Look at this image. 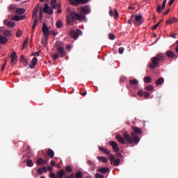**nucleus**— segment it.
I'll use <instances>...</instances> for the list:
<instances>
[{
    "label": "nucleus",
    "instance_id": "nucleus-1",
    "mask_svg": "<svg viewBox=\"0 0 178 178\" xmlns=\"http://www.w3.org/2000/svg\"><path fill=\"white\" fill-rule=\"evenodd\" d=\"M91 13V8L90 6H85L81 7L80 14L71 12L70 15L67 16V26H73V23L76 20H84L86 19V15Z\"/></svg>",
    "mask_w": 178,
    "mask_h": 178
},
{
    "label": "nucleus",
    "instance_id": "nucleus-2",
    "mask_svg": "<svg viewBox=\"0 0 178 178\" xmlns=\"http://www.w3.org/2000/svg\"><path fill=\"white\" fill-rule=\"evenodd\" d=\"M165 60V55L163 54H156V56L152 58V62L149 64V69L154 70L158 67L160 62H163Z\"/></svg>",
    "mask_w": 178,
    "mask_h": 178
},
{
    "label": "nucleus",
    "instance_id": "nucleus-3",
    "mask_svg": "<svg viewBox=\"0 0 178 178\" xmlns=\"http://www.w3.org/2000/svg\"><path fill=\"white\" fill-rule=\"evenodd\" d=\"M124 138L127 141V143H129V144H133V143H134V144H138L140 143V138L136 136L134 132H131V136L129 134V133L124 132Z\"/></svg>",
    "mask_w": 178,
    "mask_h": 178
},
{
    "label": "nucleus",
    "instance_id": "nucleus-4",
    "mask_svg": "<svg viewBox=\"0 0 178 178\" xmlns=\"http://www.w3.org/2000/svg\"><path fill=\"white\" fill-rule=\"evenodd\" d=\"M40 9V5H37L33 10L32 14V19H33V24L32 26V30H35L37 24H38V10Z\"/></svg>",
    "mask_w": 178,
    "mask_h": 178
},
{
    "label": "nucleus",
    "instance_id": "nucleus-5",
    "mask_svg": "<svg viewBox=\"0 0 178 178\" xmlns=\"http://www.w3.org/2000/svg\"><path fill=\"white\" fill-rule=\"evenodd\" d=\"M56 51L57 53H55L52 55L54 60H56V59H58L59 58H63L66 56V51H65L63 47H57Z\"/></svg>",
    "mask_w": 178,
    "mask_h": 178
},
{
    "label": "nucleus",
    "instance_id": "nucleus-6",
    "mask_svg": "<svg viewBox=\"0 0 178 178\" xmlns=\"http://www.w3.org/2000/svg\"><path fill=\"white\" fill-rule=\"evenodd\" d=\"M143 23L144 18L143 17V15H134V24H135V26H141Z\"/></svg>",
    "mask_w": 178,
    "mask_h": 178
},
{
    "label": "nucleus",
    "instance_id": "nucleus-7",
    "mask_svg": "<svg viewBox=\"0 0 178 178\" xmlns=\"http://www.w3.org/2000/svg\"><path fill=\"white\" fill-rule=\"evenodd\" d=\"M83 34V32L80 29H76V31L72 30L70 32V35L73 38L74 40H77L79 38V35H81Z\"/></svg>",
    "mask_w": 178,
    "mask_h": 178
},
{
    "label": "nucleus",
    "instance_id": "nucleus-8",
    "mask_svg": "<svg viewBox=\"0 0 178 178\" xmlns=\"http://www.w3.org/2000/svg\"><path fill=\"white\" fill-rule=\"evenodd\" d=\"M42 33L44 35V37H49V28L47 26V24L45 22L42 24Z\"/></svg>",
    "mask_w": 178,
    "mask_h": 178
},
{
    "label": "nucleus",
    "instance_id": "nucleus-9",
    "mask_svg": "<svg viewBox=\"0 0 178 178\" xmlns=\"http://www.w3.org/2000/svg\"><path fill=\"white\" fill-rule=\"evenodd\" d=\"M43 12L44 13H47V15H52L54 13V10L52 9V8L49 7L48 4L45 3L43 8Z\"/></svg>",
    "mask_w": 178,
    "mask_h": 178
},
{
    "label": "nucleus",
    "instance_id": "nucleus-10",
    "mask_svg": "<svg viewBox=\"0 0 178 178\" xmlns=\"http://www.w3.org/2000/svg\"><path fill=\"white\" fill-rule=\"evenodd\" d=\"M108 144L111 147H112L114 152H119V146H118V143H116V142L110 141Z\"/></svg>",
    "mask_w": 178,
    "mask_h": 178
},
{
    "label": "nucleus",
    "instance_id": "nucleus-11",
    "mask_svg": "<svg viewBox=\"0 0 178 178\" xmlns=\"http://www.w3.org/2000/svg\"><path fill=\"white\" fill-rule=\"evenodd\" d=\"M48 163V160L42 159V158H39L36 161V165L38 166H42V165H47Z\"/></svg>",
    "mask_w": 178,
    "mask_h": 178
},
{
    "label": "nucleus",
    "instance_id": "nucleus-12",
    "mask_svg": "<svg viewBox=\"0 0 178 178\" xmlns=\"http://www.w3.org/2000/svg\"><path fill=\"white\" fill-rule=\"evenodd\" d=\"M165 54L167 55L168 58H170V59H173V58H177L176 54H175V52H173L172 50L167 51Z\"/></svg>",
    "mask_w": 178,
    "mask_h": 178
},
{
    "label": "nucleus",
    "instance_id": "nucleus-13",
    "mask_svg": "<svg viewBox=\"0 0 178 178\" xmlns=\"http://www.w3.org/2000/svg\"><path fill=\"white\" fill-rule=\"evenodd\" d=\"M38 62V58H37V57H34L31 60V64L29 65L30 69H34Z\"/></svg>",
    "mask_w": 178,
    "mask_h": 178
},
{
    "label": "nucleus",
    "instance_id": "nucleus-14",
    "mask_svg": "<svg viewBox=\"0 0 178 178\" xmlns=\"http://www.w3.org/2000/svg\"><path fill=\"white\" fill-rule=\"evenodd\" d=\"M99 151L101 152H103V154H105L106 155H111V151L104 147H99Z\"/></svg>",
    "mask_w": 178,
    "mask_h": 178
},
{
    "label": "nucleus",
    "instance_id": "nucleus-15",
    "mask_svg": "<svg viewBox=\"0 0 178 178\" xmlns=\"http://www.w3.org/2000/svg\"><path fill=\"white\" fill-rule=\"evenodd\" d=\"M173 23H177V18L172 17L166 22V24H173Z\"/></svg>",
    "mask_w": 178,
    "mask_h": 178
},
{
    "label": "nucleus",
    "instance_id": "nucleus-16",
    "mask_svg": "<svg viewBox=\"0 0 178 178\" xmlns=\"http://www.w3.org/2000/svg\"><path fill=\"white\" fill-rule=\"evenodd\" d=\"M115 138L120 143V144H126V140L120 135H116Z\"/></svg>",
    "mask_w": 178,
    "mask_h": 178
},
{
    "label": "nucleus",
    "instance_id": "nucleus-17",
    "mask_svg": "<svg viewBox=\"0 0 178 178\" xmlns=\"http://www.w3.org/2000/svg\"><path fill=\"white\" fill-rule=\"evenodd\" d=\"M163 83H165V79L162 77L159 78L155 81L156 86H161V84H163Z\"/></svg>",
    "mask_w": 178,
    "mask_h": 178
},
{
    "label": "nucleus",
    "instance_id": "nucleus-18",
    "mask_svg": "<svg viewBox=\"0 0 178 178\" xmlns=\"http://www.w3.org/2000/svg\"><path fill=\"white\" fill-rule=\"evenodd\" d=\"M109 170V168L106 167H103L97 169V172H99L100 173H108Z\"/></svg>",
    "mask_w": 178,
    "mask_h": 178
},
{
    "label": "nucleus",
    "instance_id": "nucleus-19",
    "mask_svg": "<svg viewBox=\"0 0 178 178\" xmlns=\"http://www.w3.org/2000/svg\"><path fill=\"white\" fill-rule=\"evenodd\" d=\"M47 154L49 156L50 159H52L55 156V152L51 149H48Z\"/></svg>",
    "mask_w": 178,
    "mask_h": 178
},
{
    "label": "nucleus",
    "instance_id": "nucleus-20",
    "mask_svg": "<svg viewBox=\"0 0 178 178\" xmlns=\"http://www.w3.org/2000/svg\"><path fill=\"white\" fill-rule=\"evenodd\" d=\"M65 175V170H60L59 172H57L56 178H63Z\"/></svg>",
    "mask_w": 178,
    "mask_h": 178
},
{
    "label": "nucleus",
    "instance_id": "nucleus-21",
    "mask_svg": "<svg viewBox=\"0 0 178 178\" xmlns=\"http://www.w3.org/2000/svg\"><path fill=\"white\" fill-rule=\"evenodd\" d=\"M97 159H98V161L103 162V163H107V162H108V159L105 156H98Z\"/></svg>",
    "mask_w": 178,
    "mask_h": 178
},
{
    "label": "nucleus",
    "instance_id": "nucleus-22",
    "mask_svg": "<svg viewBox=\"0 0 178 178\" xmlns=\"http://www.w3.org/2000/svg\"><path fill=\"white\" fill-rule=\"evenodd\" d=\"M26 10L24 8H17L15 11L16 15H24L25 13Z\"/></svg>",
    "mask_w": 178,
    "mask_h": 178
},
{
    "label": "nucleus",
    "instance_id": "nucleus-23",
    "mask_svg": "<svg viewBox=\"0 0 178 178\" xmlns=\"http://www.w3.org/2000/svg\"><path fill=\"white\" fill-rule=\"evenodd\" d=\"M132 130H134V133H136V134H141V133H143L141 129L137 127H132Z\"/></svg>",
    "mask_w": 178,
    "mask_h": 178
},
{
    "label": "nucleus",
    "instance_id": "nucleus-24",
    "mask_svg": "<svg viewBox=\"0 0 178 178\" xmlns=\"http://www.w3.org/2000/svg\"><path fill=\"white\" fill-rule=\"evenodd\" d=\"M143 81L144 83H147V84H149V83H152V79L150 76H147L143 78Z\"/></svg>",
    "mask_w": 178,
    "mask_h": 178
},
{
    "label": "nucleus",
    "instance_id": "nucleus-25",
    "mask_svg": "<svg viewBox=\"0 0 178 178\" xmlns=\"http://www.w3.org/2000/svg\"><path fill=\"white\" fill-rule=\"evenodd\" d=\"M6 42H8V38L0 35V44H6Z\"/></svg>",
    "mask_w": 178,
    "mask_h": 178
},
{
    "label": "nucleus",
    "instance_id": "nucleus-26",
    "mask_svg": "<svg viewBox=\"0 0 178 178\" xmlns=\"http://www.w3.org/2000/svg\"><path fill=\"white\" fill-rule=\"evenodd\" d=\"M3 35H5L6 37H12V31L10 30H5L3 31Z\"/></svg>",
    "mask_w": 178,
    "mask_h": 178
},
{
    "label": "nucleus",
    "instance_id": "nucleus-27",
    "mask_svg": "<svg viewBox=\"0 0 178 178\" xmlns=\"http://www.w3.org/2000/svg\"><path fill=\"white\" fill-rule=\"evenodd\" d=\"M129 84L131 86H137L138 84V81L136 79H131L129 81Z\"/></svg>",
    "mask_w": 178,
    "mask_h": 178
},
{
    "label": "nucleus",
    "instance_id": "nucleus-28",
    "mask_svg": "<svg viewBox=\"0 0 178 178\" xmlns=\"http://www.w3.org/2000/svg\"><path fill=\"white\" fill-rule=\"evenodd\" d=\"M17 6L15 4H11L8 6V10L9 12H13L14 10H16Z\"/></svg>",
    "mask_w": 178,
    "mask_h": 178
},
{
    "label": "nucleus",
    "instance_id": "nucleus-29",
    "mask_svg": "<svg viewBox=\"0 0 178 178\" xmlns=\"http://www.w3.org/2000/svg\"><path fill=\"white\" fill-rule=\"evenodd\" d=\"M71 3L74 6H77L78 5H80V3H81V0H72L71 1Z\"/></svg>",
    "mask_w": 178,
    "mask_h": 178
},
{
    "label": "nucleus",
    "instance_id": "nucleus-30",
    "mask_svg": "<svg viewBox=\"0 0 178 178\" xmlns=\"http://www.w3.org/2000/svg\"><path fill=\"white\" fill-rule=\"evenodd\" d=\"M56 26L57 29H62V27H63V23H62V21L58 20L56 23Z\"/></svg>",
    "mask_w": 178,
    "mask_h": 178
},
{
    "label": "nucleus",
    "instance_id": "nucleus-31",
    "mask_svg": "<svg viewBox=\"0 0 178 178\" xmlns=\"http://www.w3.org/2000/svg\"><path fill=\"white\" fill-rule=\"evenodd\" d=\"M26 166H28L29 168H31L33 166H34V163H33V161L28 159L26 160Z\"/></svg>",
    "mask_w": 178,
    "mask_h": 178
},
{
    "label": "nucleus",
    "instance_id": "nucleus-32",
    "mask_svg": "<svg viewBox=\"0 0 178 178\" xmlns=\"http://www.w3.org/2000/svg\"><path fill=\"white\" fill-rule=\"evenodd\" d=\"M28 44H29V37H26L23 42L22 49H24V48H27Z\"/></svg>",
    "mask_w": 178,
    "mask_h": 178
},
{
    "label": "nucleus",
    "instance_id": "nucleus-33",
    "mask_svg": "<svg viewBox=\"0 0 178 178\" xmlns=\"http://www.w3.org/2000/svg\"><path fill=\"white\" fill-rule=\"evenodd\" d=\"M120 164V159H116L115 160H114V161H113V165H114V166H119Z\"/></svg>",
    "mask_w": 178,
    "mask_h": 178
},
{
    "label": "nucleus",
    "instance_id": "nucleus-34",
    "mask_svg": "<svg viewBox=\"0 0 178 178\" xmlns=\"http://www.w3.org/2000/svg\"><path fill=\"white\" fill-rule=\"evenodd\" d=\"M11 60H16L17 59V54H16V51H13L10 55Z\"/></svg>",
    "mask_w": 178,
    "mask_h": 178
},
{
    "label": "nucleus",
    "instance_id": "nucleus-35",
    "mask_svg": "<svg viewBox=\"0 0 178 178\" xmlns=\"http://www.w3.org/2000/svg\"><path fill=\"white\" fill-rule=\"evenodd\" d=\"M76 178H83V172L81 171H77L75 174Z\"/></svg>",
    "mask_w": 178,
    "mask_h": 178
},
{
    "label": "nucleus",
    "instance_id": "nucleus-36",
    "mask_svg": "<svg viewBox=\"0 0 178 178\" xmlns=\"http://www.w3.org/2000/svg\"><path fill=\"white\" fill-rule=\"evenodd\" d=\"M56 48H62L63 47V43L60 41H57L56 42Z\"/></svg>",
    "mask_w": 178,
    "mask_h": 178
},
{
    "label": "nucleus",
    "instance_id": "nucleus-37",
    "mask_svg": "<svg viewBox=\"0 0 178 178\" xmlns=\"http://www.w3.org/2000/svg\"><path fill=\"white\" fill-rule=\"evenodd\" d=\"M108 158L111 165H113V161H115V156H113V154H110Z\"/></svg>",
    "mask_w": 178,
    "mask_h": 178
},
{
    "label": "nucleus",
    "instance_id": "nucleus-38",
    "mask_svg": "<svg viewBox=\"0 0 178 178\" xmlns=\"http://www.w3.org/2000/svg\"><path fill=\"white\" fill-rule=\"evenodd\" d=\"M48 41H49V38L48 36H44L43 38V40L42 41V44L44 45H48Z\"/></svg>",
    "mask_w": 178,
    "mask_h": 178
},
{
    "label": "nucleus",
    "instance_id": "nucleus-39",
    "mask_svg": "<svg viewBox=\"0 0 178 178\" xmlns=\"http://www.w3.org/2000/svg\"><path fill=\"white\" fill-rule=\"evenodd\" d=\"M6 26H8V27H15V22H12V21H8L7 22V23L6 24Z\"/></svg>",
    "mask_w": 178,
    "mask_h": 178
},
{
    "label": "nucleus",
    "instance_id": "nucleus-40",
    "mask_svg": "<svg viewBox=\"0 0 178 178\" xmlns=\"http://www.w3.org/2000/svg\"><path fill=\"white\" fill-rule=\"evenodd\" d=\"M147 91H152L154 90V86L152 85H148L145 87Z\"/></svg>",
    "mask_w": 178,
    "mask_h": 178
},
{
    "label": "nucleus",
    "instance_id": "nucleus-41",
    "mask_svg": "<svg viewBox=\"0 0 178 178\" xmlns=\"http://www.w3.org/2000/svg\"><path fill=\"white\" fill-rule=\"evenodd\" d=\"M95 178H104V175H102V174L96 173V174L95 175Z\"/></svg>",
    "mask_w": 178,
    "mask_h": 178
},
{
    "label": "nucleus",
    "instance_id": "nucleus-42",
    "mask_svg": "<svg viewBox=\"0 0 178 178\" xmlns=\"http://www.w3.org/2000/svg\"><path fill=\"white\" fill-rule=\"evenodd\" d=\"M65 170L66 172H68L69 173H70V172L73 170V168H72L70 165H68L65 168Z\"/></svg>",
    "mask_w": 178,
    "mask_h": 178
},
{
    "label": "nucleus",
    "instance_id": "nucleus-43",
    "mask_svg": "<svg viewBox=\"0 0 178 178\" xmlns=\"http://www.w3.org/2000/svg\"><path fill=\"white\" fill-rule=\"evenodd\" d=\"M114 17L115 19L119 18V13H118V10L114 9Z\"/></svg>",
    "mask_w": 178,
    "mask_h": 178
},
{
    "label": "nucleus",
    "instance_id": "nucleus-44",
    "mask_svg": "<svg viewBox=\"0 0 178 178\" xmlns=\"http://www.w3.org/2000/svg\"><path fill=\"white\" fill-rule=\"evenodd\" d=\"M161 23H162V21H160L159 22H158L156 24H155L154 26H153L152 27V30H156V29H158V26H159V24H161Z\"/></svg>",
    "mask_w": 178,
    "mask_h": 178
},
{
    "label": "nucleus",
    "instance_id": "nucleus-45",
    "mask_svg": "<svg viewBox=\"0 0 178 178\" xmlns=\"http://www.w3.org/2000/svg\"><path fill=\"white\" fill-rule=\"evenodd\" d=\"M56 3V0H53L51 2V5L53 7L54 9H56V6L55 5Z\"/></svg>",
    "mask_w": 178,
    "mask_h": 178
},
{
    "label": "nucleus",
    "instance_id": "nucleus-46",
    "mask_svg": "<svg viewBox=\"0 0 178 178\" xmlns=\"http://www.w3.org/2000/svg\"><path fill=\"white\" fill-rule=\"evenodd\" d=\"M134 15H131L130 19L128 20V24H131V22H134Z\"/></svg>",
    "mask_w": 178,
    "mask_h": 178
},
{
    "label": "nucleus",
    "instance_id": "nucleus-47",
    "mask_svg": "<svg viewBox=\"0 0 178 178\" xmlns=\"http://www.w3.org/2000/svg\"><path fill=\"white\" fill-rule=\"evenodd\" d=\"M87 163L89 165V166H95V163L90 160H88Z\"/></svg>",
    "mask_w": 178,
    "mask_h": 178
},
{
    "label": "nucleus",
    "instance_id": "nucleus-48",
    "mask_svg": "<svg viewBox=\"0 0 178 178\" xmlns=\"http://www.w3.org/2000/svg\"><path fill=\"white\" fill-rule=\"evenodd\" d=\"M13 20H15L16 22H19L20 19V15H15L13 17Z\"/></svg>",
    "mask_w": 178,
    "mask_h": 178
},
{
    "label": "nucleus",
    "instance_id": "nucleus-49",
    "mask_svg": "<svg viewBox=\"0 0 178 178\" xmlns=\"http://www.w3.org/2000/svg\"><path fill=\"white\" fill-rule=\"evenodd\" d=\"M156 10L158 13H161L162 10H163V9H162V7L161 6H158Z\"/></svg>",
    "mask_w": 178,
    "mask_h": 178
},
{
    "label": "nucleus",
    "instance_id": "nucleus-50",
    "mask_svg": "<svg viewBox=\"0 0 178 178\" xmlns=\"http://www.w3.org/2000/svg\"><path fill=\"white\" fill-rule=\"evenodd\" d=\"M118 52H119V54H123V52H124V47H120V48L118 49Z\"/></svg>",
    "mask_w": 178,
    "mask_h": 178
},
{
    "label": "nucleus",
    "instance_id": "nucleus-51",
    "mask_svg": "<svg viewBox=\"0 0 178 178\" xmlns=\"http://www.w3.org/2000/svg\"><path fill=\"white\" fill-rule=\"evenodd\" d=\"M126 81V77L125 76H121L120 79V83H124Z\"/></svg>",
    "mask_w": 178,
    "mask_h": 178
},
{
    "label": "nucleus",
    "instance_id": "nucleus-52",
    "mask_svg": "<svg viewBox=\"0 0 178 178\" xmlns=\"http://www.w3.org/2000/svg\"><path fill=\"white\" fill-rule=\"evenodd\" d=\"M138 97H143V95H144V92L141 90L138 91Z\"/></svg>",
    "mask_w": 178,
    "mask_h": 178
},
{
    "label": "nucleus",
    "instance_id": "nucleus-53",
    "mask_svg": "<svg viewBox=\"0 0 178 178\" xmlns=\"http://www.w3.org/2000/svg\"><path fill=\"white\" fill-rule=\"evenodd\" d=\"M143 95L145 96V99H147V98H148V97H149V92H143Z\"/></svg>",
    "mask_w": 178,
    "mask_h": 178
},
{
    "label": "nucleus",
    "instance_id": "nucleus-54",
    "mask_svg": "<svg viewBox=\"0 0 178 178\" xmlns=\"http://www.w3.org/2000/svg\"><path fill=\"white\" fill-rule=\"evenodd\" d=\"M37 172L38 175H42V168H38Z\"/></svg>",
    "mask_w": 178,
    "mask_h": 178
},
{
    "label": "nucleus",
    "instance_id": "nucleus-55",
    "mask_svg": "<svg viewBox=\"0 0 178 178\" xmlns=\"http://www.w3.org/2000/svg\"><path fill=\"white\" fill-rule=\"evenodd\" d=\"M50 178H56V175L54 172L50 173Z\"/></svg>",
    "mask_w": 178,
    "mask_h": 178
},
{
    "label": "nucleus",
    "instance_id": "nucleus-56",
    "mask_svg": "<svg viewBox=\"0 0 178 178\" xmlns=\"http://www.w3.org/2000/svg\"><path fill=\"white\" fill-rule=\"evenodd\" d=\"M109 38L111 40H115V35L112 34V33H110L109 34Z\"/></svg>",
    "mask_w": 178,
    "mask_h": 178
},
{
    "label": "nucleus",
    "instance_id": "nucleus-57",
    "mask_svg": "<svg viewBox=\"0 0 178 178\" xmlns=\"http://www.w3.org/2000/svg\"><path fill=\"white\" fill-rule=\"evenodd\" d=\"M26 60V58H24V56H20V60H21V62H25Z\"/></svg>",
    "mask_w": 178,
    "mask_h": 178
},
{
    "label": "nucleus",
    "instance_id": "nucleus-58",
    "mask_svg": "<svg viewBox=\"0 0 178 178\" xmlns=\"http://www.w3.org/2000/svg\"><path fill=\"white\" fill-rule=\"evenodd\" d=\"M22 34H23V32H22V31H19L17 33L16 35H17V37H20L22 35Z\"/></svg>",
    "mask_w": 178,
    "mask_h": 178
},
{
    "label": "nucleus",
    "instance_id": "nucleus-59",
    "mask_svg": "<svg viewBox=\"0 0 178 178\" xmlns=\"http://www.w3.org/2000/svg\"><path fill=\"white\" fill-rule=\"evenodd\" d=\"M173 3H175V0H170V1L168 2V6H172V5H173Z\"/></svg>",
    "mask_w": 178,
    "mask_h": 178
},
{
    "label": "nucleus",
    "instance_id": "nucleus-60",
    "mask_svg": "<svg viewBox=\"0 0 178 178\" xmlns=\"http://www.w3.org/2000/svg\"><path fill=\"white\" fill-rule=\"evenodd\" d=\"M33 56H40V51L33 53Z\"/></svg>",
    "mask_w": 178,
    "mask_h": 178
},
{
    "label": "nucleus",
    "instance_id": "nucleus-61",
    "mask_svg": "<svg viewBox=\"0 0 178 178\" xmlns=\"http://www.w3.org/2000/svg\"><path fill=\"white\" fill-rule=\"evenodd\" d=\"M47 170H48V169L47 168V167L43 166V167L42 168V172H47Z\"/></svg>",
    "mask_w": 178,
    "mask_h": 178
},
{
    "label": "nucleus",
    "instance_id": "nucleus-62",
    "mask_svg": "<svg viewBox=\"0 0 178 178\" xmlns=\"http://www.w3.org/2000/svg\"><path fill=\"white\" fill-rule=\"evenodd\" d=\"M109 15L111 16V17L113 16V9H111V10H109Z\"/></svg>",
    "mask_w": 178,
    "mask_h": 178
},
{
    "label": "nucleus",
    "instance_id": "nucleus-63",
    "mask_svg": "<svg viewBox=\"0 0 178 178\" xmlns=\"http://www.w3.org/2000/svg\"><path fill=\"white\" fill-rule=\"evenodd\" d=\"M15 60H10V65H11L12 66H14V65H15V63H15Z\"/></svg>",
    "mask_w": 178,
    "mask_h": 178
},
{
    "label": "nucleus",
    "instance_id": "nucleus-64",
    "mask_svg": "<svg viewBox=\"0 0 178 178\" xmlns=\"http://www.w3.org/2000/svg\"><path fill=\"white\" fill-rule=\"evenodd\" d=\"M88 2V0H81V3H87Z\"/></svg>",
    "mask_w": 178,
    "mask_h": 178
}]
</instances>
